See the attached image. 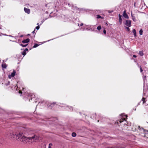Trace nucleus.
I'll list each match as a JSON object with an SVG mask.
<instances>
[{
    "label": "nucleus",
    "mask_w": 148,
    "mask_h": 148,
    "mask_svg": "<svg viewBox=\"0 0 148 148\" xmlns=\"http://www.w3.org/2000/svg\"><path fill=\"white\" fill-rule=\"evenodd\" d=\"M76 136V134L75 132H73L72 134V136L73 137H75Z\"/></svg>",
    "instance_id": "412c9836"
},
{
    "label": "nucleus",
    "mask_w": 148,
    "mask_h": 148,
    "mask_svg": "<svg viewBox=\"0 0 148 148\" xmlns=\"http://www.w3.org/2000/svg\"><path fill=\"white\" fill-rule=\"evenodd\" d=\"M68 5L69 6H71L72 7V9H77V8H76L75 7V8L73 7V5L72 4H70L69 3H68Z\"/></svg>",
    "instance_id": "a211bd4d"
},
{
    "label": "nucleus",
    "mask_w": 148,
    "mask_h": 148,
    "mask_svg": "<svg viewBox=\"0 0 148 148\" xmlns=\"http://www.w3.org/2000/svg\"><path fill=\"white\" fill-rule=\"evenodd\" d=\"M101 26H99L97 27V29L98 30H99L101 29Z\"/></svg>",
    "instance_id": "5701e85b"
},
{
    "label": "nucleus",
    "mask_w": 148,
    "mask_h": 148,
    "mask_svg": "<svg viewBox=\"0 0 148 148\" xmlns=\"http://www.w3.org/2000/svg\"><path fill=\"white\" fill-rule=\"evenodd\" d=\"M47 19V18H45V19H43L42 20V21L41 22V24H40V25H41L42 23H43V22H44V21H45V20H46Z\"/></svg>",
    "instance_id": "7c9ffc66"
},
{
    "label": "nucleus",
    "mask_w": 148,
    "mask_h": 148,
    "mask_svg": "<svg viewBox=\"0 0 148 148\" xmlns=\"http://www.w3.org/2000/svg\"><path fill=\"white\" fill-rule=\"evenodd\" d=\"M123 15L125 18L127 19H128L129 18V17L128 15L126 13V12L125 10L124 11Z\"/></svg>",
    "instance_id": "6e6552de"
},
{
    "label": "nucleus",
    "mask_w": 148,
    "mask_h": 148,
    "mask_svg": "<svg viewBox=\"0 0 148 148\" xmlns=\"http://www.w3.org/2000/svg\"><path fill=\"white\" fill-rule=\"evenodd\" d=\"M146 79V77L145 75L143 77V79L145 81V79Z\"/></svg>",
    "instance_id": "473e14b6"
},
{
    "label": "nucleus",
    "mask_w": 148,
    "mask_h": 148,
    "mask_svg": "<svg viewBox=\"0 0 148 148\" xmlns=\"http://www.w3.org/2000/svg\"><path fill=\"white\" fill-rule=\"evenodd\" d=\"M97 18H101V16L99 15H97Z\"/></svg>",
    "instance_id": "a878e982"
},
{
    "label": "nucleus",
    "mask_w": 148,
    "mask_h": 148,
    "mask_svg": "<svg viewBox=\"0 0 148 148\" xmlns=\"http://www.w3.org/2000/svg\"><path fill=\"white\" fill-rule=\"evenodd\" d=\"M10 84V82L9 81H8V83L6 84V85L7 86H8V85H9V84Z\"/></svg>",
    "instance_id": "72a5a7b5"
},
{
    "label": "nucleus",
    "mask_w": 148,
    "mask_h": 148,
    "mask_svg": "<svg viewBox=\"0 0 148 148\" xmlns=\"http://www.w3.org/2000/svg\"><path fill=\"white\" fill-rule=\"evenodd\" d=\"M49 121H51V119H50L49 120Z\"/></svg>",
    "instance_id": "ea45409f"
},
{
    "label": "nucleus",
    "mask_w": 148,
    "mask_h": 148,
    "mask_svg": "<svg viewBox=\"0 0 148 148\" xmlns=\"http://www.w3.org/2000/svg\"><path fill=\"white\" fill-rule=\"evenodd\" d=\"M139 34L140 35H142L143 34V31L142 29H140L139 32Z\"/></svg>",
    "instance_id": "4be33fe9"
},
{
    "label": "nucleus",
    "mask_w": 148,
    "mask_h": 148,
    "mask_svg": "<svg viewBox=\"0 0 148 148\" xmlns=\"http://www.w3.org/2000/svg\"><path fill=\"white\" fill-rule=\"evenodd\" d=\"M17 134H13V133H11V134H10V137L11 138H13L14 137H15V136H16V135Z\"/></svg>",
    "instance_id": "dca6fc26"
},
{
    "label": "nucleus",
    "mask_w": 148,
    "mask_h": 148,
    "mask_svg": "<svg viewBox=\"0 0 148 148\" xmlns=\"http://www.w3.org/2000/svg\"><path fill=\"white\" fill-rule=\"evenodd\" d=\"M141 5L139 6V7L141 9H142L143 8V5L145 6V4L143 1H141Z\"/></svg>",
    "instance_id": "9b49d317"
},
{
    "label": "nucleus",
    "mask_w": 148,
    "mask_h": 148,
    "mask_svg": "<svg viewBox=\"0 0 148 148\" xmlns=\"http://www.w3.org/2000/svg\"><path fill=\"white\" fill-rule=\"evenodd\" d=\"M16 72L14 70L13 71V72L10 75H8L9 78L10 79L12 77H13L15 75Z\"/></svg>",
    "instance_id": "0eeeda50"
},
{
    "label": "nucleus",
    "mask_w": 148,
    "mask_h": 148,
    "mask_svg": "<svg viewBox=\"0 0 148 148\" xmlns=\"http://www.w3.org/2000/svg\"><path fill=\"white\" fill-rule=\"evenodd\" d=\"M133 57L134 58H136V55H133Z\"/></svg>",
    "instance_id": "c9c22d12"
},
{
    "label": "nucleus",
    "mask_w": 148,
    "mask_h": 148,
    "mask_svg": "<svg viewBox=\"0 0 148 148\" xmlns=\"http://www.w3.org/2000/svg\"><path fill=\"white\" fill-rule=\"evenodd\" d=\"M129 27H126V28L128 32H129L130 30V28H129Z\"/></svg>",
    "instance_id": "c756f323"
},
{
    "label": "nucleus",
    "mask_w": 148,
    "mask_h": 148,
    "mask_svg": "<svg viewBox=\"0 0 148 148\" xmlns=\"http://www.w3.org/2000/svg\"><path fill=\"white\" fill-rule=\"evenodd\" d=\"M35 29H35L34 30V31L32 32V33H35Z\"/></svg>",
    "instance_id": "e433bc0d"
},
{
    "label": "nucleus",
    "mask_w": 148,
    "mask_h": 148,
    "mask_svg": "<svg viewBox=\"0 0 148 148\" xmlns=\"http://www.w3.org/2000/svg\"><path fill=\"white\" fill-rule=\"evenodd\" d=\"M145 98H143L142 100L143 101V103H144L146 101H145Z\"/></svg>",
    "instance_id": "bb28decb"
},
{
    "label": "nucleus",
    "mask_w": 148,
    "mask_h": 148,
    "mask_svg": "<svg viewBox=\"0 0 148 148\" xmlns=\"http://www.w3.org/2000/svg\"><path fill=\"white\" fill-rule=\"evenodd\" d=\"M4 60H3V62L1 66L3 68L5 69L7 67V66L5 63H4Z\"/></svg>",
    "instance_id": "ddd939ff"
},
{
    "label": "nucleus",
    "mask_w": 148,
    "mask_h": 148,
    "mask_svg": "<svg viewBox=\"0 0 148 148\" xmlns=\"http://www.w3.org/2000/svg\"><path fill=\"white\" fill-rule=\"evenodd\" d=\"M138 66L140 68V72H142L143 71V70L142 69V68L140 66L138 65Z\"/></svg>",
    "instance_id": "cd10ccee"
},
{
    "label": "nucleus",
    "mask_w": 148,
    "mask_h": 148,
    "mask_svg": "<svg viewBox=\"0 0 148 148\" xmlns=\"http://www.w3.org/2000/svg\"><path fill=\"white\" fill-rule=\"evenodd\" d=\"M39 137L36 135L32 137L27 138L25 136L23 133L21 132L19 133L16 135V139H19L20 141L24 143H27L28 142H32L33 141H36V140L38 139Z\"/></svg>",
    "instance_id": "f257e3e1"
},
{
    "label": "nucleus",
    "mask_w": 148,
    "mask_h": 148,
    "mask_svg": "<svg viewBox=\"0 0 148 148\" xmlns=\"http://www.w3.org/2000/svg\"><path fill=\"white\" fill-rule=\"evenodd\" d=\"M131 15L132 17V19L133 20V21L134 22H135L136 21V19L135 16H133V14H132V11L131 12Z\"/></svg>",
    "instance_id": "2eb2a0df"
},
{
    "label": "nucleus",
    "mask_w": 148,
    "mask_h": 148,
    "mask_svg": "<svg viewBox=\"0 0 148 148\" xmlns=\"http://www.w3.org/2000/svg\"><path fill=\"white\" fill-rule=\"evenodd\" d=\"M119 21L120 23V24H121L122 22V16L120 14L119 15Z\"/></svg>",
    "instance_id": "f8f14e48"
},
{
    "label": "nucleus",
    "mask_w": 148,
    "mask_h": 148,
    "mask_svg": "<svg viewBox=\"0 0 148 148\" xmlns=\"http://www.w3.org/2000/svg\"><path fill=\"white\" fill-rule=\"evenodd\" d=\"M23 94L24 97H27L29 99V101H30V99L32 100L35 97V95L34 94L31 95L28 92L26 93L25 90L23 93Z\"/></svg>",
    "instance_id": "20e7f679"
},
{
    "label": "nucleus",
    "mask_w": 148,
    "mask_h": 148,
    "mask_svg": "<svg viewBox=\"0 0 148 148\" xmlns=\"http://www.w3.org/2000/svg\"><path fill=\"white\" fill-rule=\"evenodd\" d=\"M134 7H135V5H136V3H135L134 4Z\"/></svg>",
    "instance_id": "58836bf2"
},
{
    "label": "nucleus",
    "mask_w": 148,
    "mask_h": 148,
    "mask_svg": "<svg viewBox=\"0 0 148 148\" xmlns=\"http://www.w3.org/2000/svg\"><path fill=\"white\" fill-rule=\"evenodd\" d=\"M140 127L139 126H138V128H140Z\"/></svg>",
    "instance_id": "79ce46f5"
},
{
    "label": "nucleus",
    "mask_w": 148,
    "mask_h": 148,
    "mask_svg": "<svg viewBox=\"0 0 148 148\" xmlns=\"http://www.w3.org/2000/svg\"><path fill=\"white\" fill-rule=\"evenodd\" d=\"M28 45V44H26V45H23L22 44H20V45L21 46H22L23 47H26Z\"/></svg>",
    "instance_id": "aec40b11"
},
{
    "label": "nucleus",
    "mask_w": 148,
    "mask_h": 148,
    "mask_svg": "<svg viewBox=\"0 0 148 148\" xmlns=\"http://www.w3.org/2000/svg\"><path fill=\"white\" fill-rule=\"evenodd\" d=\"M121 116H122V118L120 120H118L117 121V123L118 124L120 123L123 122L125 121H126L127 119V116L125 115H123V114H121Z\"/></svg>",
    "instance_id": "39448f33"
},
{
    "label": "nucleus",
    "mask_w": 148,
    "mask_h": 148,
    "mask_svg": "<svg viewBox=\"0 0 148 148\" xmlns=\"http://www.w3.org/2000/svg\"><path fill=\"white\" fill-rule=\"evenodd\" d=\"M30 40L29 38H27L25 40H24L22 41V42L23 43H27L29 42Z\"/></svg>",
    "instance_id": "9d476101"
},
{
    "label": "nucleus",
    "mask_w": 148,
    "mask_h": 148,
    "mask_svg": "<svg viewBox=\"0 0 148 148\" xmlns=\"http://www.w3.org/2000/svg\"><path fill=\"white\" fill-rule=\"evenodd\" d=\"M9 36H11V35H9Z\"/></svg>",
    "instance_id": "37998d69"
},
{
    "label": "nucleus",
    "mask_w": 148,
    "mask_h": 148,
    "mask_svg": "<svg viewBox=\"0 0 148 148\" xmlns=\"http://www.w3.org/2000/svg\"><path fill=\"white\" fill-rule=\"evenodd\" d=\"M55 103H49L48 101H43L42 102H39V103L38 106L39 105L42 106H46L49 108L51 109L53 106L54 105Z\"/></svg>",
    "instance_id": "f03ea898"
},
{
    "label": "nucleus",
    "mask_w": 148,
    "mask_h": 148,
    "mask_svg": "<svg viewBox=\"0 0 148 148\" xmlns=\"http://www.w3.org/2000/svg\"><path fill=\"white\" fill-rule=\"evenodd\" d=\"M132 32L134 34V36L135 37H136V30L135 29H133V30Z\"/></svg>",
    "instance_id": "f3484780"
},
{
    "label": "nucleus",
    "mask_w": 148,
    "mask_h": 148,
    "mask_svg": "<svg viewBox=\"0 0 148 148\" xmlns=\"http://www.w3.org/2000/svg\"><path fill=\"white\" fill-rule=\"evenodd\" d=\"M131 21L130 20H128L126 21L125 23V25L127 27H130L131 26Z\"/></svg>",
    "instance_id": "423d86ee"
},
{
    "label": "nucleus",
    "mask_w": 148,
    "mask_h": 148,
    "mask_svg": "<svg viewBox=\"0 0 148 148\" xmlns=\"http://www.w3.org/2000/svg\"><path fill=\"white\" fill-rule=\"evenodd\" d=\"M45 5H46V6H47V5L46 4Z\"/></svg>",
    "instance_id": "c03bdc74"
},
{
    "label": "nucleus",
    "mask_w": 148,
    "mask_h": 148,
    "mask_svg": "<svg viewBox=\"0 0 148 148\" xmlns=\"http://www.w3.org/2000/svg\"><path fill=\"white\" fill-rule=\"evenodd\" d=\"M83 25V23H81V24L80 25L82 26Z\"/></svg>",
    "instance_id": "4c0bfd02"
},
{
    "label": "nucleus",
    "mask_w": 148,
    "mask_h": 148,
    "mask_svg": "<svg viewBox=\"0 0 148 148\" xmlns=\"http://www.w3.org/2000/svg\"><path fill=\"white\" fill-rule=\"evenodd\" d=\"M38 45V44H35L33 46V48H36L37 47Z\"/></svg>",
    "instance_id": "393cba45"
},
{
    "label": "nucleus",
    "mask_w": 148,
    "mask_h": 148,
    "mask_svg": "<svg viewBox=\"0 0 148 148\" xmlns=\"http://www.w3.org/2000/svg\"><path fill=\"white\" fill-rule=\"evenodd\" d=\"M103 33L104 34H106V31L105 30V29H104L103 30Z\"/></svg>",
    "instance_id": "f704fd0d"
},
{
    "label": "nucleus",
    "mask_w": 148,
    "mask_h": 148,
    "mask_svg": "<svg viewBox=\"0 0 148 148\" xmlns=\"http://www.w3.org/2000/svg\"><path fill=\"white\" fill-rule=\"evenodd\" d=\"M37 24V25H38L36 27L35 29H36L37 30H38V29H39L40 28L39 25H38V23Z\"/></svg>",
    "instance_id": "b1692460"
},
{
    "label": "nucleus",
    "mask_w": 148,
    "mask_h": 148,
    "mask_svg": "<svg viewBox=\"0 0 148 148\" xmlns=\"http://www.w3.org/2000/svg\"><path fill=\"white\" fill-rule=\"evenodd\" d=\"M28 50L27 48L25 49L22 53V54L24 56H25L26 54V51H27Z\"/></svg>",
    "instance_id": "4468645a"
},
{
    "label": "nucleus",
    "mask_w": 148,
    "mask_h": 148,
    "mask_svg": "<svg viewBox=\"0 0 148 148\" xmlns=\"http://www.w3.org/2000/svg\"><path fill=\"white\" fill-rule=\"evenodd\" d=\"M77 25H78V26H79V23H77Z\"/></svg>",
    "instance_id": "a19ab883"
},
{
    "label": "nucleus",
    "mask_w": 148,
    "mask_h": 148,
    "mask_svg": "<svg viewBox=\"0 0 148 148\" xmlns=\"http://www.w3.org/2000/svg\"><path fill=\"white\" fill-rule=\"evenodd\" d=\"M24 10L26 13L28 14H29L30 13V10L29 9L25 8H24Z\"/></svg>",
    "instance_id": "1a4fd4ad"
},
{
    "label": "nucleus",
    "mask_w": 148,
    "mask_h": 148,
    "mask_svg": "<svg viewBox=\"0 0 148 148\" xmlns=\"http://www.w3.org/2000/svg\"><path fill=\"white\" fill-rule=\"evenodd\" d=\"M35 101V102H37V101Z\"/></svg>",
    "instance_id": "a18cd8bd"
},
{
    "label": "nucleus",
    "mask_w": 148,
    "mask_h": 148,
    "mask_svg": "<svg viewBox=\"0 0 148 148\" xmlns=\"http://www.w3.org/2000/svg\"><path fill=\"white\" fill-rule=\"evenodd\" d=\"M145 137L148 138V134H145Z\"/></svg>",
    "instance_id": "2f4dec72"
},
{
    "label": "nucleus",
    "mask_w": 148,
    "mask_h": 148,
    "mask_svg": "<svg viewBox=\"0 0 148 148\" xmlns=\"http://www.w3.org/2000/svg\"><path fill=\"white\" fill-rule=\"evenodd\" d=\"M139 54L141 56H143L144 55L143 52V51H140L139 52Z\"/></svg>",
    "instance_id": "6ab92c4d"
},
{
    "label": "nucleus",
    "mask_w": 148,
    "mask_h": 148,
    "mask_svg": "<svg viewBox=\"0 0 148 148\" xmlns=\"http://www.w3.org/2000/svg\"><path fill=\"white\" fill-rule=\"evenodd\" d=\"M17 84L16 85H14V89H16V90H19L18 92L19 93H21V94L23 93L25 88H23V87L21 88L20 87H19V88H18V86H19V84H20V82H17Z\"/></svg>",
    "instance_id": "7ed1b4c3"
},
{
    "label": "nucleus",
    "mask_w": 148,
    "mask_h": 148,
    "mask_svg": "<svg viewBox=\"0 0 148 148\" xmlns=\"http://www.w3.org/2000/svg\"><path fill=\"white\" fill-rule=\"evenodd\" d=\"M52 145V144L51 143H49V144L48 148H52L51 147V146Z\"/></svg>",
    "instance_id": "c85d7f7f"
}]
</instances>
